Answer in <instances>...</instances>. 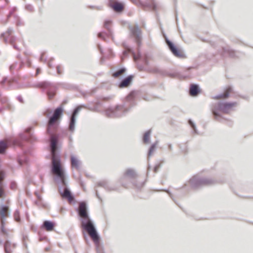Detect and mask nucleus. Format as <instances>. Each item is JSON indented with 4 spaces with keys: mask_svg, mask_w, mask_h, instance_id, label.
I'll return each instance as SVG.
<instances>
[{
    "mask_svg": "<svg viewBox=\"0 0 253 253\" xmlns=\"http://www.w3.org/2000/svg\"><path fill=\"white\" fill-rule=\"evenodd\" d=\"M40 69H37V74H39L40 73Z\"/></svg>",
    "mask_w": 253,
    "mask_h": 253,
    "instance_id": "33",
    "label": "nucleus"
},
{
    "mask_svg": "<svg viewBox=\"0 0 253 253\" xmlns=\"http://www.w3.org/2000/svg\"><path fill=\"white\" fill-rule=\"evenodd\" d=\"M132 76H129L126 78H125L124 80L122 81V82L120 83L119 84V87L120 88L123 87H126L128 86L130 83L131 82L132 79H133Z\"/></svg>",
    "mask_w": 253,
    "mask_h": 253,
    "instance_id": "14",
    "label": "nucleus"
},
{
    "mask_svg": "<svg viewBox=\"0 0 253 253\" xmlns=\"http://www.w3.org/2000/svg\"><path fill=\"white\" fill-rule=\"evenodd\" d=\"M81 226L87 232L94 243L96 244L99 243V237L90 218L87 220H82Z\"/></svg>",
    "mask_w": 253,
    "mask_h": 253,
    "instance_id": "2",
    "label": "nucleus"
},
{
    "mask_svg": "<svg viewBox=\"0 0 253 253\" xmlns=\"http://www.w3.org/2000/svg\"><path fill=\"white\" fill-rule=\"evenodd\" d=\"M200 92V89L196 84H192L189 88V94L192 96H197Z\"/></svg>",
    "mask_w": 253,
    "mask_h": 253,
    "instance_id": "13",
    "label": "nucleus"
},
{
    "mask_svg": "<svg viewBox=\"0 0 253 253\" xmlns=\"http://www.w3.org/2000/svg\"><path fill=\"white\" fill-rule=\"evenodd\" d=\"M132 35L135 37L136 40L138 42L140 40V36L141 35V31L136 26H134L130 28Z\"/></svg>",
    "mask_w": 253,
    "mask_h": 253,
    "instance_id": "11",
    "label": "nucleus"
},
{
    "mask_svg": "<svg viewBox=\"0 0 253 253\" xmlns=\"http://www.w3.org/2000/svg\"><path fill=\"white\" fill-rule=\"evenodd\" d=\"M13 144L14 145H18V144H17V142H16V141H13Z\"/></svg>",
    "mask_w": 253,
    "mask_h": 253,
    "instance_id": "32",
    "label": "nucleus"
},
{
    "mask_svg": "<svg viewBox=\"0 0 253 253\" xmlns=\"http://www.w3.org/2000/svg\"><path fill=\"white\" fill-rule=\"evenodd\" d=\"M5 196V193L3 186L2 183H0V199H3Z\"/></svg>",
    "mask_w": 253,
    "mask_h": 253,
    "instance_id": "21",
    "label": "nucleus"
},
{
    "mask_svg": "<svg viewBox=\"0 0 253 253\" xmlns=\"http://www.w3.org/2000/svg\"><path fill=\"white\" fill-rule=\"evenodd\" d=\"M11 145L10 140L5 139L4 140L0 141V154H3L5 153V150Z\"/></svg>",
    "mask_w": 253,
    "mask_h": 253,
    "instance_id": "9",
    "label": "nucleus"
},
{
    "mask_svg": "<svg viewBox=\"0 0 253 253\" xmlns=\"http://www.w3.org/2000/svg\"><path fill=\"white\" fill-rule=\"evenodd\" d=\"M81 107L79 106L77 107L73 112L72 116L71 118V122L69 126V129L71 131H73L75 128V117L77 114L79 113L80 110H81Z\"/></svg>",
    "mask_w": 253,
    "mask_h": 253,
    "instance_id": "7",
    "label": "nucleus"
},
{
    "mask_svg": "<svg viewBox=\"0 0 253 253\" xmlns=\"http://www.w3.org/2000/svg\"><path fill=\"white\" fill-rule=\"evenodd\" d=\"M126 72V69L125 68H122L119 70L115 72L112 75V76L115 78H119L122 75H123Z\"/></svg>",
    "mask_w": 253,
    "mask_h": 253,
    "instance_id": "18",
    "label": "nucleus"
},
{
    "mask_svg": "<svg viewBox=\"0 0 253 253\" xmlns=\"http://www.w3.org/2000/svg\"><path fill=\"white\" fill-rule=\"evenodd\" d=\"M134 97V92H131L127 96V99L128 100H130L133 99Z\"/></svg>",
    "mask_w": 253,
    "mask_h": 253,
    "instance_id": "26",
    "label": "nucleus"
},
{
    "mask_svg": "<svg viewBox=\"0 0 253 253\" xmlns=\"http://www.w3.org/2000/svg\"><path fill=\"white\" fill-rule=\"evenodd\" d=\"M111 24V22L110 21H106L104 23V26L106 28H108V27L110 26Z\"/></svg>",
    "mask_w": 253,
    "mask_h": 253,
    "instance_id": "30",
    "label": "nucleus"
},
{
    "mask_svg": "<svg viewBox=\"0 0 253 253\" xmlns=\"http://www.w3.org/2000/svg\"><path fill=\"white\" fill-rule=\"evenodd\" d=\"M55 224L53 222L50 221H44L42 225V227L46 231H51L53 230Z\"/></svg>",
    "mask_w": 253,
    "mask_h": 253,
    "instance_id": "12",
    "label": "nucleus"
},
{
    "mask_svg": "<svg viewBox=\"0 0 253 253\" xmlns=\"http://www.w3.org/2000/svg\"><path fill=\"white\" fill-rule=\"evenodd\" d=\"M55 95V93L54 92H48V95L49 98V99H52L54 95Z\"/></svg>",
    "mask_w": 253,
    "mask_h": 253,
    "instance_id": "28",
    "label": "nucleus"
},
{
    "mask_svg": "<svg viewBox=\"0 0 253 253\" xmlns=\"http://www.w3.org/2000/svg\"><path fill=\"white\" fill-rule=\"evenodd\" d=\"M236 105L237 103L235 102L219 103L212 110L213 114L215 117L219 116L216 111H219L224 113H228Z\"/></svg>",
    "mask_w": 253,
    "mask_h": 253,
    "instance_id": "3",
    "label": "nucleus"
},
{
    "mask_svg": "<svg viewBox=\"0 0 253 253\" xmlns=\"http://www.w3.org/2000/svg\"><path fill=\"white\" fill-rule=\"evenodd\" d=\"M101 35H102V34H101V33H99V34H98V36L99 37H101Z\"/></svg>",
    "mask_w": 253,
    "mask_h": 253,
    "instance_id": "34",
    "label": "nucleus"
},
{
    "mask_svg": "<svg viewBox=\"0 0 253 253\" xmlns=\"http://www.w3.org/2000/svg\"><path fill=\"white\" fill-rule=\"evenodd\" d=\"M109 3L110 6L116 12H121L124 9V4L115 0H109Z\"/></svg>",
    "mask_w": 253,
    "mask_h": 253,
    "instance_id": "6",
    "label": "nucleus"
},
{
    "mask_svg": "<svg viewBox=\"0 0 253 253\" xmlns=\"http://www.w3.org/2000/svg\"><path fill=\"white\" fill-rule=\"evenodd\" d=\"M167 43L173 54L178 58H184V54L182 51L177 48L174 44L169 41H167Z\"/></svg>",
    "mask_w": 253,
    "mask_h": 253,
    "instance_id": "4",
    "label": "nucleus"
},
{
    "mask_svg": "<svg viewBox=\"0 0 253 253\" xmlns=\"http://www.w3.org/2000/svg\"><path fill=\"white\" fill-rule=\"evenodd\" d=\"M10 243L8 241H6L4 244V250L6 253H10V250H9Z\"/></svg>",
    "mask_w": 253,
    "mask_h": 253,
    "instance_id": "24",
    "label": "nucleus"
},
{
    "mask_svg": "<svg viewBox=\"0 0 253 253\" xmlns=\"http://www.w3.org/2000/svg\"><path fill=\"white\" fill-rule=\"evenodd\" d=\"M78 212L80 216L82 218V220L89 219L87 212L86 205L84 202H81L79 204Z\"/></svg>",
    "mask_w": 253,
    "mask_h": 253,
    "instance_id": "5",
    "label": "nucleus"
},
{
    "mask_svg": "<svg viewBox=\"0 0 253 253\" xmlns=\"http://www.w3.org/2000/svg\"><path fill=\"white\" fill-rule=\"evenodd\" d=\"M145 64H146V65H148V61H147V60H146V61H145Z\"/></svg>",
    "mask_w": 253,
    "mask_h": 253,
    "instance_id": "36",
    "label": "nucleus"
},
{
    "mask_svg": "<svg viewBox=\"0 0 253 253\" xmlns=\"http://www.w3.org/2000/svg\"><path fill=\"white\" fill-rule=\"evenodd\" d=\"M14 218L16 221H20V213L18 211H15V212L14 213Z\"/></svg>",
    "mask_w": 253,
    "mask_h": 253,
    "instance_id": "23",
    "label": "nucleus"
},
{
    "mask_svg": "<svg viewBox=\"0 0 253 253\" xmlns=\"http://www.w3.org/2000/svg\"><path fill=\"white\" fill-rule=\"evenodd\" d=\"M8 210L7 206H1L0 207V221H4L8 216Z\"/></svg>",
    "mask_w": 253,
    "mask_h": 253,
    "instance_id": "10",
    "label": "nucleus"
},
{
    "mask_svg": "<svg viewBox=\"0 0 253 253\" xmlns=\"http://www.w3.org/2000/svg\"><path fill=\"white\" fill-rule=\"evenodd\" d=\"M62 113L63 109L61 107H58L54 110L52 116L49 119L47 126V131L51 134L50 147L52 156V172L53 174L58 177L62 180V183L65 184L63 166L59 157L56 154L58 138L56 135L52 134L55 132L58 127Z\"/></svg>",
    "mask_w": 253,
    "mask_h": 253,
    "instance_id": "1",
    "label": "nucleus"
},
{
    "mask_svg": "<svg viewBox=\"0 0 253 253\" xmlns=\"http://www.w3.org/2000/svg\"><path fill=\"white\" fill-rule=\"evenodd\" d=\"M152 1H153V0H152Z\"/></svg>",
    "mask_w": 253,
    "mask_h": 253,
    "instance_id": "37",
    "label": "nucleus"
},
{
    "mask_svg": "<svg viewBox=\"0 0 253 253\" xmlns=\"http://www.w3.org/2000/svg\"><path fill=\"white\" fill-rule=\"evenodd\" d=\"M56 69H57V72L58 75H60L62 74V68L60 66H57L56 67Z\"/></svg>",
    "mask_w": 253,
    "mask_h": 253,
    "instance_id": "27",
    "label": "nucleus"
},
{
    "mask_svg": "<svg viewBox=\"0 0 253 253\" xmlns=\"http://www.w3.org/2000/svg\"><path fill=\"white\" fill-rule=\"evenodd\" d=\"M150 132L147 131L145 133L143 136V141L145 143H148L149 142V139H150Z\"/></svg>",
    "mask_w": 253,
    "mask_h": 253,
    "instance_id": "20",
    "label": "nucleus"
},
{
    "mask_svg": "<svg viewBox=\"0 0 253 253\" xmlns=\"http://www.w3.org/2000/svg\"><path fill=\"white\" fill-rule=\"evenodd\" d=\"M4 178V172L2 170H0V183H2V181Z\"/></svg>",
    "mask_w": 253,
    "mask_h": 253,
    "instance_id": "25",
    "label": "nucleus"
},
{
    "mask_svg": "<svg viewBox=\"0 0 253 253\" xmlns=\"http://www.w3.org/2000/svg\"><path fill=\"white\" fill-rule=\"evenodd\" d=\"M60 195L63 198L66 199L69 203H71L74 200V196L67 188H65L63 192L60 193Z\"/></svg>",
    "mask_w": 253,
    "mask_h": 253,
    "instance_id": "8",
    "label": "nucleus"
},
{
    "mask_svg": "<svg viewBox=\"0 0 253 253\" xmlns=\"http://www.w3.org/2000/svg\"><path fill=\"white\" fill-rule=\"evenodd\" d=\"M13 31L11 29H8L4 33H3V35L5 38V39L8 41H10L12 42V39L13 37H12Z\"/></svg>",
    "mask_w": 253,
    "mask_h": 253,
    "instance_id": "17",
    "label": "nucleus"
},
{
    "mask_svg": "<svg viewBox=\"0 0 253 253\" xmlns=\"http://www.w3.org/2000/svg\"><path fill=\"white\" fill-rule=\"evenodd\" d=\"M1 222V232L4 235H7V230L4 227V221H0Z\"/></svg>",
    "mask_w": 253,
    "mask_h": 253,
    "instance_id": "22",
    "label": "nucleus"
},
{
    "mask_svg": "<svg viewBox=\"0 0 253 253\" xmlns=\"http://www.w3.org/2000/svg\"><path fill=\"white\" fill-rule=\"evenodd\" d=\"M154 149H155V146L152 145L149 149V155H150L153 152V151H154Z\"/></svg>",
    "mask_w": 253,
    "mask_h": 253,
    "instance_id": "29",
    "label": "nucleus"
},
{
    "mask_svg": "<svg viewBox=\"0 0 253 253\" xmlns=\"http://www.w3.org/2000/svg\"><path fill=\"white\" fill-rule=\"evenodd\" d=\"M71 166L72 168H74L77 169H79L80 166V162L75 157L72 156L71 158Z\"/></svg>",
    "mask_w": 253,
    "mask_h": 253,
    "instance_id": "16",
    "label": "nucleus"
},
{
    "mask_svg": "<svg viewBox=\"0 0 253 253\" xmlns=\"http://www.w3.org/2000/svg\"><path fill=\"white\" fill-rule=\"evenodd\" d=\"M211 182L208 181V182H205V184H210Z\"/></svg>",
    "mask_w": 253,
    "mask_h": 253,
    "instance_id": "35",
    "label": "nucleus"
},
{
    "mask_svg": "<svg viewBox=\"0 0 253 253\" xmlns=\"http://www.w3.org/2000/svg\"><path fill=\"white\" fill-rule=\"evenodd\" d=\"M134 175V171L132 169H127L124 173V176L126 177H133Z\"/></svg>",
    "mask_w": 253,
    "mask_h": 253,
    "instance_id": "19",
    "label": "nucleus"
},
{
    "mask_svg": "<svg viewBox=\"0 0 253 253\" xmlns=\"http://www.w3.org/2000/svg\"><path fill=\"white\" fill-rule=\"evenodd\" d=\"M15 187H16V185L14 183H12L11 184V188L12 189H14L15 188Z\"/></svg>",
    "mask_w": 253,
    "mask_h": 253,
    "instance_id": "31",
    "label": "nucleus"
},
{
    "mask_svg": "<svg viewBox=\"0 0 253 253\" xmlns=\"http://www.w3.org/2000/svg\"><path fill=\"white\" fill-rule=\"evenodd\" d=\"M231 91L232 88L230 87H228L226 89L223 94L216 96L215 98L217 99L226 98L229 96V94L231 92Z\"/></svg>",
    "mask_w": 253,
    "mask_h": 253,
    "instance_id": "15",
    "label": "nucleus"
}]
</instances>
